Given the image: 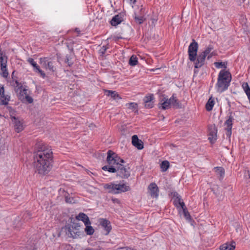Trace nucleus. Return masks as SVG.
Segmentation results:
<instances>
[{
  "label": "nucleus",
  "instance_id": "nucleus-1",
  "mask_svg": "<svg viewBox=\"0 0 250 250\" xmlns=\"http://www.w3.org/2000/svg\"><path fill=\"white\" fill-rule=\"evenodd\" d=\"M53 158L50 147L40 142L36 144L34 152V166L39 174L44 175L50 171Z\"/></svg>",
  "mask_w": 250,
  "mask_h": 250
},
{
  "label": "nucleus",
  "instance_id": "nucleus-2",
  "mask_svg": "<svg viewBox=\"0 0 250 250\" xmlns=\"http://www.w3.org/2000/svg\"><path fill=\"white\" fill-rule=\"evenodd\" d=\"M231 74L229 70H221L218 75L215 89L219 93H222L228 89L231 81Z\"/></svg>",
  "mask_w": 250,
  "mask_h": 250
},
{
  "label": "nucleus",
  "instance_id": "nucleus-3",
  "mask_svg": "<svg viewBox=\"0 0 250 250\" xmlns=\"http://www.w3.org/2000/svg\"><path fill=\"white\" fill-rule=\"evenodd\" d=\"M104 189L108 190V193L114 194L126 192L130 190V187L125 184H117L110 183L104 185Z\"/></svg>",
  "mask_w": 250,
  "mask_h": 250
},
{
  "label": "nucleus",
  "instance_id": "nucleus-4",
  "mask_svg": "<svg viewBox=\"0 0 250 250\" xmlns=\"http://www.w3.org/2000/svg\"><path fill=\"white\" fill-rule=\"evenodd\" d=\"M81 227L80 223H77L75 226H66L64 229L66 234L70 238H76L82 234L80 230Z\"/></svg>",
  "mask_w": 250,
  "mask_h": 250
},
{
  "label": "nucleus",
  "instance_id": "nucleus-5",
  "mask_svg": "<svg viewBox=\"0 0 250 250\" xmlns=\"http://www.w3.org/2000/svg\"><path fill=\"white\" fill-rule=\"evenodd\" d=\"M198 46L197 42L194 39H193L188 48V59L191 62H194V67H195V63H196L198 56Z\"/></svg>",
  "mask_w": 250,
  "mask_h": 250
},
{
  "label": "nucleus",
  "instance_id": "nucleus-6",
  "mask_svg": "<svg viewBox=\"0 0 250 250\" xmlns=\"http://www.w3.org/2000/svg\"><path fill=\"white\" fill-rule=\"evenodd\" d=\"M213 48V46L210 44L206 47L205 51L199 54L197 56L196 63H195V68H200L203 66L206 57L208 54L211 53V51Z\"/></svg>",
  "mask_w": 250,
  "mask_h": 250
},
{
  "label": "nucleus",
  "instance_id": "nucleus-7",
  "mask_svg": "<svg viewBox=\"0 0 250 250\" xmlns=\"http://www.w3.org/2000/svg\"><path fill=\"white\" fill-rule=\"evenodd\" d=\"M40 62L46 69L49 70L52 72L56 71V62L54 60L48 58H43L40 59Z\"/></svg>",
  "mask_w": 250,
  "mask_h": 250
},
{
  "label": "nucleus",
  "instance_id": "nucleus-8",
  "mask_svg": "<svg viewBox=\"0 0 250 250\" xmlns=\"http://www.w3.org/2000/svg\"><path fill=\"white\" fill-rule=\"evenodd\" d=\"M7 108L9 109L12 121L14 124L15 131L18 133L21 132L23 129V123L13 116L15 111L11 106H8Z\"/></svg>",
  "mask_w": 250,
  "mask_h": 250
},
{
  "label": "nucleus",
  "instance_id": "nucleus-9",
  "mask_svg": "<svg viewBox=\"0 0 250 250\" xmlns=\"http://www.w3.org/2000/svg\"><path fill=\"white\" fill-rule=\"evenodd\" d=\"M30 218V214L27 212H25L23 214L22 220L20 216L16 217L13 222V227L17 229H19L21 227L23 222L28 221Z\"/></svg>",
  "mask_w": 250,
  "mask_h": 250
},
{
  "label": "nucleus",
  "instance_id": "nucleus-10",
  "mask_svg": "<svg viewBox=\"0 0 250 250\" xmlns=\"http://www.w3.org/2000/svg\"><path fill=\"white\" fill-rule=\"evenodd\" d=\"M117 168V175L119 176L121 178H128L130 176V173L129 167L124 166L121 164H118Z\"/></svg>",
  "mask_w": 250,
  "mask_h": 250
},
{
  "label": "nucleus",
  "instance_id": "nucleus-11",
  "mask_svg": "<svg viewBox=\"0 0 250 250\" xmlns=\"http://www.w3.org/2000/svg\"><path fill=\"white\" fill-rule=\"evenodd\" d=\"M232 112H229V116H228V119L225 121L224 124L227 126V127L225 128L226 130V136L229 139V140L230 139V137L232 133V121L234 120V118L232 115Z\"/></svg>",
  "mask_w": 250,
  "mask_h": 250
},
{
  "label": "nucleus",
  "instance_id": "nucleus-12",
  "mask_svg": "<svg viewBox=\"0 0 250 250\" xmlns=\"http://www.w3.org/2000/svg\"><path fill=\"white\" fill-rule=\"evenodd\" d=\"M7 57L1 53V75L5 78H7L9 73L7 69Z\"/></svg>",
  "mask_w": 250,
  "mask_h": 250
},
{
  "label": "nucleus",
  "instance_id": "nucleus-13",
  "mask_svg": "<svg viewBox=\"0 0 250 250\" xmlns=\"http://www.w3.org/2000/svg\"><path fill=\"white\" fill-rule=\"evenodd\" d=\"M208 140L213 143L217 140V128L215 125H210L208 126Z\"/></svg>",
  "mask_w": 250,
  "mask_h": 250
},
{
  "label": "nucleus",
  "instance_id": "nucleus-14",
  "mask_svg": "<svg viewBox=\"0 0 250 250\" xmlns=\"http://www.w3.org/2000/svg\"><path fill=\"white\" fill-rule=\"evenodd\" d=\"M107 153L106 161L108 165H115L117 166L118 164H119L118 160H117V155L110 150H108Z\"/></svg>",
  "mask_w": 250,
  "mask_h": 250
},
{
  "label": "nucleus",
  "instance_id": "nucleus-15",
  "mask_svg": "<svg viewBox=\"0 0 250 250\" xmlns=\"http://www.w3.org/2000/svg\"><path fill=\"white\" fill-rule=\"evenodd\" d=\"M171 195L173 198H174L173 200L174 205L177 208L180 207L182 208L185 206L184 202L182 201L181 196L177 192H171Z\"/></svg>",
  "mask_w": 250,
  "mask_h": 250
},
{
  "label": "nucleus",
  "instance_id": "nucleus-16",
  "mask_svg": "<svg viewBox=\"0 0 250 250\" xmlns=\"http://www.w3.org/2000/svg\"><path fill=\"white\" fill-rule=\"evenodd\" d=\"M148 189L149 190L150 195L152 198H157L159 196V188L155 183H151L148 187Z\"/></svg>",
  "mask_w": 250,
  "mask_h": 250
},
{
  "label": "nucleus",
  "instance_id": "nucleus-17",
  "mask_svg": "<svg viewBox=\"0 0 250 250\" xmlns=\"http://www.w3.org/2000/svg\"><path fill=\"white\" fill-rule=\"evenodd\" d=\"M153 100L154 95L153 94H150L148 96H145L143 99L145 107L146 108H152L154 105Z\"/></svg>",
  "mask_w": 250,
  "mask_h": 250
},
{
  "label": "nucleus",
  "instance_id": "nucleus-18",
  "mask_svg": "<svg viewBox=\"0 0 250 250\" xmlns=\"http://www.w3.org/2000/svg\"><path fill=\"white\" fill-rule=\"evenodd\" d=\"M99 223L106 231L105 234H108L112 229L110 221L106 219L101 218L99 220Z\"/></svg>",
  "mask_w": 250,
  "mask_h": 250
},
{
  "label": "nucleus",
  "instance_id": "nucleus-19",
  "mask_svg": "<svg viewBox=\"0 0 250 250\" xmlns=\"http://www.w3.org/2000/svg\"><path fill=\"white\" fill-rule=\"evenodd\" d=\"M132 144L137 149L141 150L144 148V143L139 140L137 135H134L132 136Z\"/></svg>",
  "mask_w": 250,
  "mask_h": 250
},
{
  "label": "nucleus",
  "instance_id": "nucleus-20",
  "mask_svg": "<svg viewBox=\"0 0 250 250\" xmlns=\"http://www.w3.org/2000/svg\"><path fill=\"white\" fill-rule=\"evenodd\" d=\"M124 21V16L121 13L114 16L110 21V24L113 26H116L120 24Z\"/></svg>",
  "mask_w": 250,
  "mask_h": 250
},
{
  "label": "nucleus",
  "instance_id": "nucleus-21",
  "mask_svg": "<svg viewBox=\"0 0 250 250\" xmlns=\"http://www.w3.org/2000/svg\"><path fill=\"white\" fill-rule=\"evenodd\" d=\"M161 103L159 104V107L163 110L167 109L170 108L171 103L170 98L168 99L167 97H163L161 101Z\"/></svg>",
  "mask_w": 250,
  "mask_h": 250
},
{
  "label": "nucleus",
  "instance_id": "nucleus-22",
  "mask_svg": "<svg viewBox=\"0 0 250 250\" xmlns=\"http://www.w3.org/2000/svg\"><path fill=\"white\" fill-rule=\"evenodd\" d=\"M10 96L4 93V87L1 86V104L7 105L10 101Z\"/></svg>",
  "mask_w": 250,
  "mask_h": 250
},
{
  "label": "nucleus",
  "instance_id": "nucleus-23",
  "mask_svg": "<svg viewBox=\"0 0 250 250\" xmlns=\"http://www.w3.org/2000/svg\"><path fill=\"white\" fill-rule=\"evenodd\" d=\"M76 219L79 221H82L84 225H91V222L89 217L84 213L81 212L76 216Z\"/></svg>",
  "mask_w": 250,
  "mask_h": 250
},
{
  "label": "nucleus",
  "instance_id": "nucleus-24",
  "mask_svg": "<svg viewBox=\"0 0 250 250\" xmlns=\"http://www.w3.org/2000/svg\"><path fill=\"white\" fill-rule=\"evenodd\" d=\"M170 102L173 107L176 108H180L182 107L181 104L175 96V94H173L172 96L170 98Z\"/></svg>",
  "mask_w": 250,
  "mask_h": 250
},
{
  "label": "nucleus",
  "instance_id": "nucleus-25",
  "mask_svg": "<svg viewBox=\"0 0 250 250\" xmlns=\"http://www.w3.org/2000/svg\"><path fill=\"white\" fill-rule=\"evenodd\" d=\"M106 95L108 96H110L114 100L121 99L120 96L115 91H112L109 90H105Z\"/></svg>",
  "mask_w": 250,
  "mask_h": 250
},
{
  "label": "nucleus",
  "instance_id": "nucleus-26",
  "mask_svg": "<svg viewBox=\"0 0 250 250\" xmlns=\"http://www.w3.org/2000/svg\"><path fill=\"white\" fill-rule=\"evenodd\" d=\"M215 171L217 175H219V179L220 180H222L225 176V169L221 167H214Z\"/></svg>",
  "mask_w": 250,
  "mask_h": 250
},
{
  "label": "nucleus",
  "instance_id": "nucleus-27",
  "mask_svg": "<svg viewBox=\"0 0 250 250\" xmlns=\"http://www.w3.org/2000/svg\"><path fill=\"white\" fill-rule=\"evenodd\" d=\"M113 165L109 166H104L102 167V169L105 171H108L111 173H115L117 172V165L115 166H113Z\"/></svg>",
  "mask_w": 250,
  "mask_h": 250
},
{
  "label": "nucleus",
  "instance_id": "nucleus-28",
  "mask_svg": "<svg viewBox=\"0 0 250 250\" xmlns=\"http://www.w3.org/2000/svg\"><path fill=\"white\" fill-rule=\"evenodd\" d=\"M214 105V101L212 97L209 98L206 104V109L208 111H211Z\"/></svg>",
  "mask_w": 250,
  "mask_h": 250
},
{
  "label": "nucleus",
  "instance_id": "nucleus-29",
  "mask_svg": "<svg viewBox=\"0 0 250 250\" xmlns=\"http://www.w3.org/2000/svg\"><path fill=\"white\" fill-rule=\"evenodd\" d=\"M227 62H215L214 63V65L216 67V68L218 69L222 68V70H226L227 68Z\"/></svg>",
  "mask_w": 250,
  "mask_h": 250
},
{
  "label": "nucleus",
  "instance_id": "nucleus-30",
  "mask_svg": "<svg viewBox=\"0 0 250 250\" xmlns=\"http://www.w3.org/2000/svg\"><path fill=\"white\" fill-rule=\"evenodd\" d=\"M183 210V212L185 218L188 221H191V217L188 211L186 206L185 207H184L183 208H182Z\"/></svg>",
  "mask_w": 250,
  "mask_h": 250
},
{
  "label": "nucleus",
  "instance_id": "nucleus-31",
  "mask_svg": "<svg viewBox=\"0 0 250 250\" xmlns=\"http://www.w3.org/2000/svg\"><path fill=\"white\" fill-rule=\"evenodd\" d=\"M160 166L163 172L166 171L169 167V163L167 160L163 161L161 164Z\"/></svg>",
  "mask_w": 250,
  "mask_h": 250
},
{
  "label": "nucleus",
  "instance_id": "nucleus-32",
  "mask_svg": "<svg viewBox=\"0 0 250 250\" xmlns=\"http://www.w3.org/2000/svg\"><path fill=\"white\" fill-rule=\"evenodd\" d=\"M85 228L84 229L85 232L86 234L91 235H92L94 232V229L90 225H85Z\"/></svg>",
  "mask_w": 250,
  "mask_h": 250
},
{
  "label": "nucleus",
  "instance_id": "nucleus-33",
  "mask_svg": "<svg viewBox=\"0 0 250 250\" xmlns=\"http://www.w3.org/2000/svg\"><path fill=\"white\" fill-rule=\"evenodd\" d=\"M134 18L135 22L139 24H142L144 22V21L146 20V18H144V16H142V15L138 16V15H136V14H135V16H134Z\"/></svg>",
  "mask_w": 250,
  "mask_h": 250
},
{
  "label": "nucleus",
  "instance_id": "nucleus-34",
  "mask_svg": "<svg viewBox=\"0 0 250 250\" xmlns=\"http://www.w3.org/2000/svg\"><path fill=\"white\" fill-rule=\"evenodd\" d=\"M138 63V58L135 55H132L129 60L128 63L131 66H135Z\"/></svg>",
  "mask_w": 250,
  "mask_h": 250
},
{
  "label": "nucleus",
  "instance_id": "nucleus-35",
  "mask_svg": "<svg viewBox=\"0 0 250 250\" xmlns=\"http://www.w3.org/2000/svg\"><path fill=\"white\" fill-rule=\"evenodd\" d=\"M72 55L70 54H67L65 56V59L64 61V62L66 63H67L69 67H71L73 64V62H71L72 59Z\"/></svg>",
  "mask_w": 250,
  "mask_h": 250
},
{
  "label": "nucleus",
  "instance_id": "nucleus-36",
  "mask_svg": "<svg viewBox=\"0 0 250 250\" xmlns=\"http://www.w3.org/2000/svg\"><path fill=\"white\" fill-rule=\"evenodd\" d=\"M28 62L33 66L34 69L36 71L40 67L38 65L37 63L34 61V59L31 58H29L27 60Z\"/></svg>",
  "mask_w": 250,
  "mask_h": 250
},
{
  "label": "nucleus",
  "instance_id": "nucleus-37",
  "mask_svg": "<svg viewBox=\"0 0 250 250\" xmlns=\"http://www.w3.org/2000/svg\"><path fill=\"white\" fill-rule=\"evenodd\" d=\"M126 106L128 108L134 110L136 109L137 110L138 104L135 103H130L127 104Z\"/></svg>",
  "mask_w": 250,
  "mask_h": 250
},
{
  "label": "nucleus",
  "instance_id": "nucleus-38",
  "mask_svg": "<svg viewBox=\"0 0 250 250\" xmlns=\"http://www.w3.org/2000/svg\"><path fill=\"white\" fill-rule=\"evenodd\" d=\"M27 89H25V88H23L22 90H21V92L20 93V95L19 96V99L21 100V101H23L24 100V97H23V95L24 94L25 96L28 95L27 94Z\"/></svg>",
  "mask_w": 250,
  "mask_h": 250
},
{
  "label": "nucleus",
  "instance_id": "nucleus-39",
  "mask_svg": "<svg viewBox=\"0 0 250 250\" xmlns=\"http://www.w3.org/2000/svg\"><path fill=\"white\" fill-rule=\"evenodd\" d=\"M242 87L246 93L250 91V87L248 83H244Z\"/></svg>",
  "mask_w": 250,
  "mask_h": 250
},
{
  "label": "nucleus",
  "instance_id": "nucleus-40",
  "mask_svg": "<svg viewBox=\"0 0 250 250\" xmlns=\"http://www.w3.org/2000/svg\"><path fill=\"white\" fill-rule=\"evenodd\" d=\"M24 100H25L29 104H31L33 102V98L28 95L25 96V97H24V100L22 101L24 102Z\"/></svg>",
  "mask_w": 250,
  "mask_h": 250
},
{
  "label": "nucleus",
  "instance_id": "nucleus-41",
  "mask_svg": "<svg viewBox=\"0 0 250 250\" xmlns=\"http://www.w3.org/2000/svg\"><path fill=\"white\" fill-rule=\"evenodd\" d=\"M220 250H230V249H229V244L226 243L221 247Z\"/></svg>",
  "mask_w": 250,
  "mask_h": 250
},
{
  "label": "nucleus",
  "instance_id": "nucleus-42",
  "mask_svg": "<svg viewBox=\"0 0 250 250\" xmlns=\"http://www.w3.org/2000/svg\"><path fill=\"white\" fill-rule=\"evenodd\" d=\"M108 48V47H107L106 46H103L101 48L100 50V52L102 54H104L106 50Z\"/></svg>",
  "mask_w": 250,
  "mask_h": 250
},
{
  "label": "nucleus",
  "instance_id": "nucleus-43",
  "mask_svg": "<svg viewBox=\"0 0 250 250\" xmlns=\"http://www.w3.org/2000/svg\"><path fill=\"white\" fill-rule=\"evenodd\" d=\"M35 71L39 73L42 78H44L45 77V73L42 70H41L40 67L38 68Z\"/></svg>",
  "mask_w": 250,
  "mask_h": 250
},
{
  "label": "nucleus",
  "instance_id": "nucleus-44",
  "mask_svg": "<svg viewBox=\"0 0 250 250\" xmlns=\"http://www.w3.org/2000/svg\"><path fill=\"white\" fill-rule=\"evenodd\" d=\"M229 249L230 250H234L235 248V243L234 242H232L230 244H229Z\"/></svg>",
  "mask_w": 250,
  "mask_h": 250
},
{
  "label": "nucleus",
  "instance_id": "nucleus-45",
  "mask_svg": "<svg viewBox=\"0 0 250 250\" xmlns=\"http://www.w3.org/2000/svg\"><path fill=\"white\" fill-rule=\"evenodd\" d=\"M112 201L113 203H116L118 204L120 203V201L117 198H112Z\"/></svg>",
  "mask_w": 250,
  "mask_h": 250
},
{
  "label": "nucleus",
  "instance_id": "nucleus-46",
  "mask_svg": "<svg viewBox=\"0 0 250 250\" xmlns=\"http://www.w3.org/2000/svg\"><path fill=\"white\" fill-rule=\"evenodd\" d=\"M15 83L17 86L19 87V88L21 89L22 86L21 85V83H20L18 81H16Z\"/></svg>",
  "mask_w": 250,
  "mask_h": 250
},
{
  "label": "nucleus",
  "instance_id": "nucleus-47",
  "mask_svg": "<svg viewBox=\"0 0 250 250\" xmlns=\"http://www.w3.org/2000/svg\"><path fill=\"white\" fill-rule=\"evenodd\" d=\"M213 56V52H211V53H210L209 54H208L207 55V59L208 60H209L212 57V56Z\"/></svg>",
  "mask_w": 250,
  "mask_h": 250
},
{
  "label": "nucleus",
  "instance_id": "nucleus-48",
  "mask_svg": "<svg viewBox=\"0 0 250 250\" xmlns=\"http://www.w3.org/2000/svg\"><path fill=\"white\" fill-rule=\"evenodd\" d=\"M117 160H118L119 164H120V163H125V161L123 159H121L118 157Z\"/></svg>",
  "mask_w": 250,
  "mask_h": 250
},
{
  "label": "nucleus",
  "instance_id": "nucleus-49",
  "mask_svg": "<svg viewBox=\"0 0 250 250\" xmlns=\"http://www.w3.org/2000/svg\"><path fill=\"white\" fill-rule=\"evenodd\" d=\"M125 249L126 250H137L135 249H134L133 248L129 247H126L125 248Z\"/></svg>",
  "mask_w": 250,
  "mask_h": 250
},
{
  "label": "nucleus",
  "instance_id": "nucleus-50",
  "mask_svg": "<svg viewBox=\"0 0 250 250\" xmlns=\"http://www.w3.org/2000/svg\"><path fill=\"white\" fill-rule=\"evenodd\" d=\"M65 201L67 203H71V198H68L67 197L65 198Z\"/></svg>",
  "mask_w": 250,
  "mask_h": 250
},
{
  "label": "nucleus",
  "instance_id": "nucleus-51",
  "mask_svg": "<svg viewBox=\"0 0 250 250\" xmlns=\"http://www.w3.org/2000/svg\"><path fill=\"white\" fill-rule=\"evenodd\" d=\"M89 127L90 128V129H93L95 127V125L93 124H91L89 125Z\"/></svg>",
  "mask_w": 250,
  "mask_h": 250
},
{
  "label": "nucleus",
  "instance_id": "nucleus-52",
  "mask_svg": "<svg viewBox=\"0 0 250 250\" xmlns=\"http://www.w3.org/2000/svg\"><path fill=\"white\" fill-rule=\"evenodd\" d=\"M136 0H130V2L134 4L136 2Z\"/></svg>",
  "mask_w": 250,
  "mask_h": 250
},
{
  "label": "nucleus",
  "instance_id": "nucleus-53",
  "mask_svg": "<svg viewBox=\"0 0 250 250\" xmlns=\"http://www.w3.org/2000/svg\"><path fill=\"white\" fill-rule=\"evenodd\" d=\"M197 68H195V69H194V74H196V73H198V70H196V69H197Z\"/></svg>",
  "mask_w": 250,
  "mask_h": 250
},
{
  "label": "nucleus",
  "instance_id": "nucleus-54",
  "mask_svg": "<svg viewBox=\"0 0 250 250\" xmlns=\"http://www.w3.org/2000/svg\"><path fill=\"white\" fill-rule=\"evenodd\" d=\"M85 250H96V249H85Z\"/></svg>",
  "mask_w": 250,
  "mask_h": 250
},
{
  "label": "nucleus",
  "instance_id": "nucleus-55",
  "mask_svg": "<svg viewBox=\"0 0 250 250\" xmlns=\"http://www.w3.org/2000/svg\"><path fill=\"white\" fill-rule=\"evenodd\" d=\"M117 38L118 39H123L124 38H123V37H121V36H120V37H117Z\"/></svg>",
  "mask_w": 250,
  "mask_h": 250
},
{
  "label": "nucleus",
  "instance_id": "nucleus-56",
  "mask_svg": "<svg viewBox=\"0 0 250 250\" xmlns=\"http://www.w3.org/2000/svg\"><path fill=\"white\" fill-rule=\"evenodd\" d=\"M75 31H76V32H80L79 29L78 28H77L75 29Z\"/></svg>",
  "mask_w": 250,
  "mask_h": 250
},
{
  "label": "nucleus",
  "instance_id": "nucleus-57",
  "mask_svg": "<svg viewBox=\"0 0 250 250\" xmlns=\"http://www.w3.org/2000/svg\"><path fill=\"white\" fill-rule=\"evenodd\" d=\"M70 50H71V52L72 53H73V48H72L70 49Z\"/></svg>",
  "mask_w": 250,
  "mask_h": 250
},
{
  "label": "nucleus",
  "instance_id": "nucleus-58",
  "mask_svg": "<svg viewBox=\"0 0 250 250\" xmlns=\"http://www.w3.org/2000/svg\"><path fill=\"white\" fill-rule=\"evenodd\" d=\"M14 71H13V72H12V76H13V74H14Z\"/></svg>",
  "mask_w": 250,
  "mask_h": 250
},
{
  "label": "nucleus",
  "instance_id": "nucleus-59",
  "mask_svg": "<svg viewBox=\"0 0 250 250\" xmlns=\"http://www.w3.org/2000/svg\"><path fill=\"white\" fill-rule=\"evenodd\" d=\"M143 10V8H142L141 9V11H142Z\"/></svg>",
  "mask_w": 250,
  "mask_h": 250
}]
</instances>
